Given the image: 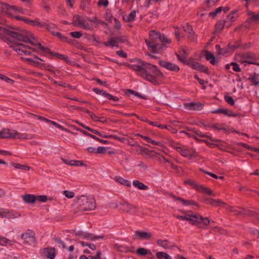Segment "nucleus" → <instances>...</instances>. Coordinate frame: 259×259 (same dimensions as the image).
Wrapping results in <instances>:
<instances>
[{
    "label": "nucleus",
    "mask_w": 259,
    "mask_h": 259,
    "mask_svg": "<svg viewBox=\"0 0 259 259\" xmlns=\"http://www.w3.org/2000/svg\"><path fill=\"white\" fill-rule=\"evenodd\" d=\"M0 32L7 33L11 37L12 44L10 47L18 54L21 55V59L27 64H31L32 62L31 59L32 45L31 39L32 34L30 32L19 33L6 29L0 26Z\"/></svg>",
    "instance_id": "obj_1"
},
{
    "label": "nucleus",
    "mask_w": 259,
    "mask_h": 259,
    "mask_svg": "<svg viewBox=\"0 0 259 259\" xmlns=\"http://www.w3.org/2000/svg\"><path fill=\"white\" fill-rule=\"evenodd\" d=\"M124 65L134 70L144 79L154 84L158 83L159 79L163 76L157 66L140 60L134 61L132 64L124 63Z\"/></svg>",
    "instance_id": "obj_2"
},
{
    "label": "nucleus",
    "mask_w": 259,
    "mask_h": 259,
    "mask_svg": "<svg viewBox=\"0 0 259 259\" xmlns=\"http://www.w3.org/2000/svg\"><path fill=\"white\" fill-rule=\"evenodd\" d=\"M149 39L145 42L148 50L152 53H158L163 48L162 44H169L171 40L155 30H151L149 33Z\"/></svg>",
    "instance_id": "obj_3"
},
{
    "label": "nucleus",
    "mask_w": 259,
    "mask_h": 259,
    "mask_svg": "<svg viewBox=\"0 0 259 259\" xmlns=\"http://www.w3.org/2000/svg\"><path fill=\"white\" fill-rule=\"evenodd\" d=\"M185 215L176 216L178 219L189 222L192 225L196 226L199 228L205 229L210 221L208 218H203L198 213H194L190 211H183Z\"/></svg>",
    "instance_id": "obj_4"
},
{
    "label": "nucleus",
    "mask_w": 259,
    "mask_h": 259,
    "mask_svg": "<svg viewBox=\"0 0 259 259\" xmlns=\"http://www.w3.org/2000/svg\"><path fill=\"white\" fill-rule=\"evenodd\" d=\"M77 203L82 210H91L96 208V202L94 197L84 195L78 197Z\"/></svg>",
    "instance_id": "obj_5"
},
{
    "label": "nucleus",
    "mask_w": 259,
    "mask_h": 259,
    "mask_svg": "<svg viewBox=\"0 0 259 259\" xmlns=\"http://www.w3.org/2000/svg\"><path fill=\"white\" fill-rule=\"evenodd\" d=\"M26 139L25 134H21L15 130L4 128L0 131V139Z\"/></svg>",
    "instance_id": "obj_6"
},
{
    "label": "nucleus",
    "mask_w": 259,
    "mask_h": 259,
    "mask_svg": "<svg viewBox=\"0 0 259 259\" xmlns=\"http://www.w3.org/2000/svg\"><path fill=\"white\" fill-rule=\"evenodd\" d=\"M174 148L181 154L185 157H188L191 159L197 156L195 150L193 148H188L185 147H180L177 144L174 147Z\"/></svg>",
    "instance_id": "obj_7"
},
{
    "label": "nucleus",
    "mask_w": 259,
    "mask_h": 259,
    "mask_svg": "<svg viewBox=\"0 0 259 259\" xmlns=\"http://www.w3.org/2000/svg\"><path fill=\"white\" fill-rule=\"evenodd\" d=\"M184 183L192 186L197 191H199L202 193H205L209 195H214L212 191L210 189H208V188L203 187L202 185H199L194 181L187 180L184 182Z\"/></svg>",
    "instance_id": "obj_8"
},
{
    "label": "nucleus",
    "mask_w": 259,
    "mask_h": 259,
    "mask_svg": "<svg viewBox=\"0 0 259 259\" xmlns=\"http://www.w3.org/2000/svg\"><path fill=\"white\" fill-rule=\"evenodd\" d=\"M114 208H118L119 207V209L124 213H130L131 211L136 208V206L130 204L127 201L124 202H116L114 203Z\"/></svg>",
    "instance_id": "obj_9"
},
{
    "label": "nucleus",
    "mask_w": 259,
    "mask_h": 259,
    "mask_svg": "<svg viewBox=\"0 0 259 259\" xmlns=\"http://www.w3.org/2000/svg\"><path fill=\"white\" fill-rule=\"evenodd\" d=\"M185 64L195 70H197L205 73H207L208 71V69L207 67L195 61L193 58H189L187 59Z\"/></svg>",
    "instance_id": "obj_10"
},
{
    "label": "nucleus",
    "mask_w": 259,
    "mask_h": 259,
    "mask_svg": "<svg viewBox=\"0 0 259 259\" xmlns=\"http://www.w3.org/2000/svg\"><path fill=\"white\" fill-rule=\"evenodd\" d=\"M236 60L241 63L252 64L253 56L249 53H240L236 55Z\"/></svg>",
    "instance_id": "obj_11"
},
{
    "label": "nucleus",
    "mask_w": 259,
    "mask_h": 259,
    "mask_svg": "<svg viewBox=\"0 0 259 259\" xmlns=\"http://www.w3.org/2000/svg\"><path fill=\"white\" fill-rule=\"evenodd\" d=\"M127 41L126 38L124 36H119L115 37H113L108 39L107 42L104 43L106 46H110L111 47H117L120 43H123Z\"/></svg>",
    "instance_id": "obj_12"
},
{
    "label": "nucleus",
    "mask_w": 259,
    "mask_h": 259,
    "mask_svg": "<svg viewBox=\"0 0 259 259\" xmlns=\"http://www.w3.org/2000/svg\"><path fill=\"white\" fill-rule=\"evenodd\" d=\"M36 52L38 54L45 53H53L50 49L44 47L41 45L40 42L34 37H33V52Z\"/></svg>",
    "instance_id": "obj_13"
},
{
    "label": "nucleus",
    "mask_w": 259,
    "mask_h": 259,
    "mask_svg": "<svg viewBox=\"0 0 259 259\" xmlns=\"http://www.w3.org/2000/svg\"><path fill=\"white\" fill-rule=\"evenodd\" d=\"M226 209L230 212H234V214L236 215L244 216L247 215H251L250 211L246 210L243 208H235L231 206H228Z\"/></svg>",
    "instance_id": "obj_14"
},
{
    "label": "nucleus",
    "mask_w": 259,
    "mask_h": 259,
    "mask_svg": "<svg viewBox=\"0 0 259 259\" xmlns=\"http://www.w3.org/2000/svg\"><path fill=\"white\" fill-rule=\"evenodd\" d=\"M45 27L48 31L50 32L52 34V35L57 36L63 41H68V39L67 37L62 35L60 32L54 31V29L56 28V25L55 24H45Z\"/></svg>",
    "instance_id": "obj_15"
},
{
    "label": "nucleus",
    "mask_w": 259,
    "mask_h": 259,
    "mask_svg": "<svg viewBox=\"0 0 259 259\" xmlns=\"http://www.w3.org/2000/svg\"><path fill=\"white\" fill-rule=\"evenodd\" d=\"M159 63L161 66L171 71L178 72L180 70V68L178 65L171 62L160 60L159 61Z\"/></svg>",
    "instance_id": "obj_16"
},
{
    "label": "nucleus",
    "mask_w": 259,
    "mask_h": 259,
    "mask_svg": "<svg viewBox=\"0 0 259 259\" xmlns=\"http://www.w3.org/2000/svg\"><path fill=\"white\" fill-rule=\"evenodd\" d=\"M39 61H43V60L40 59L38 57L33 56V66L41 68H46L48 70L54 73V71H55V69L54 68H53L52 66L49 65H47L46 64L39 62Z\"/></svg>",
    "instance_id": "obj_17"
},
{
    "label": "nucleus",
    "mask_w": 259,
    "mask_h": 259,
    "mask_svg": "<svg viewBox=\"0 0 259 259\" xmlns=\"http://www.w3.org/2000/svg\"><path fill=\"white\" fill-rule=\"evenodd\" d=\"M136 239L138 240H150L152 238V234L150 232L137 230L134 234Z\"/></svg>",
    "instance_id": "obj_18"
},
{
    "label": "nucleus",
    "mask_w": 259,
    "mask_h": 259,
    "mask_svg": "<svg viewBox=\"0 0 259 259\" xmlns=\"http://www.w3.org/2000/svg\"><path fill=\"white\" fill-rule=\"evenodd\" d=\"M0 216L2 218H6L8 219H15L19 217L20 214L16 211L13 210H9L1 208Z\"/></svg>",
    "instance_id": "obj_19"
},
{
    "label": "nucleus",
    "mask_w": 259,
    "mask_h": 259,
    "mask_svg": "<svg viewBox=\"0 0 259 259\" xmlns=\"http://www.w3.org/2000/svg\"><path fill=\"white\" fill-rule=\"evenodd\" d=\"M183 28L184 31L187 33V37L189 39L192 41L196 40L197 36L193 30L192 26L188 23H186L183 26Z\"/></svg>",
    "instance_id": "obj_20"
},
{
    "label": "nucleus",
    "mask_w": 259,
    "mask_h": 259,
    "mask_svg": "<svg viewBox=\"0 0 259 259\" xmlns=\"http://www.w3.org/2000/svg\"><path fill=\"white\" fill-rule=\"evenodd\" d=\"M33 118H35L37 120H42L45 121L47 122L50 123L52 124H53V125H54L55 126H56V127H57L61 130L64 131L65 132H69V131L68 129L64 127L60 124H58L57 122H56L55 121H53L50 120L48 119H46L45 117H42L38 116V115H33Z\"/></svg>",
    "instance_id": "obj_21"
},
{
    "label": "nucleus",
    "mask_w": 259,
    "mask_h": 259,
    "mask_svg": "<svg viewBox=\"0 0 259 259\" xmlns=\"http://www.w3.org/2000/svg\"><path fill=\"white\" fill-rule=\"evenodd\" d=\"M172 197L175 200L181 202L184 206L195 205L198 207L199 206L197 203L192 200H185L182 198L178 197L175 196H172Z\"/></svg>",
    "instance_id": "obj_22"
},
{
    "label": "nucleus",
    "mask_w": 259,
    "mask_h": 259,
    "mask_svg": "<svg viewBox=\"0 0 259 259\" xmlns=\"http://www.w3.org/2000/svg\"><path fill=\"white\" fill-rule=\"evenodd\" d=\"M247 13L248 16L247 22L250 23L258 22L259 21V12L258 13H255L249 11L247 8Z\"/></svg>",
    "instance_id": "obj_23"
},
{
    "label": "nucleus",
    "mask_w": 259,
    "mask_h": 259,
    "mask_svg": "<svg viewBox=\"0 0 259 259\" xmlns=\"http://www.w3.org/2000/svg\"><path fill=\"white\" fill-rule=\"evenodd\" d=\"M157 244L163 247L165 249H170L172 248V245L170 242L167 240L158 239L156 241Z\"/></svg>",
    "instance_id": "obj_24"
},
{
    "label": "nucleus",
    "mask_w": 259,
    "mask_h": 259,
    "mask_svg": "<svg viewBox=\"0 0 259 259\" xmlns=\"http://www.w3.org/2000/svg\"><path fill=\"white\" fill-rule=\"evenodd\" d=\"M185 106L189 109L197 110H201L203 107V105L201 103L193 102L187 103L185 105Z\"/></svg>",
    "instance_id": "obj_25"
},
{
    "label": "nucleus",
    "mask_w": 259,
    "mask_h": 259,
    "mask_svg": "<svg viewBox=\"0 0 259 259\" xmlns=\"http://www.w3.org/2000/svg\"><path fill=\"white\" fill-rule=\"evenodd\" d=\"M43 253L45 256L51 259L55 256V250L54 248H45Z\"/></svg>",
    "instance_id": "obj_26"
},
{
    "label": "nucleus",
    "mask_w": 259,
    "mask_h": 259,
    "mask_svg": "<svg viewBox=\"0 0 259 259\" xmlns=\"http://www.w3.org/2000/svg\"><path fill=\"white\" fill-rule=\"evenodd\" d=\"M213 113H223L224 114L228 115L229 116H237V114H233L232 113V112L231 110L225 109H219L217 110L214 111L212 112Z\"/></svg>",
    "instance_id": "obj_27"
},
{
    "label": "nucleus",
    "mask_w": 259,
    "mask_h": 259,
    "mask_svg": "<svg viewBox=\"0 0 259 259\" xmlns=\"http://www.w3.org/2000/svg\"><path fill=\"white\" fill-rule=\"evenodd\" d=\"M205 201H208V203L211 205H213L214 204L217 206L225 205L226 203L223 202L220 199H205Z\"/></svg>",
    "instance_id": "obj_28"
},
{
    "label": "nucleus",
    "mask_w": 259,
    "mask_h": 259,
    "mask_svg": "<svg viewBox=\"0 0 259 259\" xmlns=\"http://www.w3.org/2000/svg\"><path fill=\"white\" fill-rule=\"evenodd\" d=\"M48 200H52V198H48V197L46 195H33V203L36 201H38L40 202H46Z\"/></svg>",
    "instance_id": "obj_29"
},
{
    "label": "nucleus",
    "mask_w": 259,
    "mask_h": 259,
    "mask_svg": "<svg viewBox=\"0 0 259 259\" xmlns=\"http://www.w3.org/2000/svg\"><path fill=\"white\" fill-rule=\"evenodd\" d=\"M14 243L15 241L14 240H10L6 237L0 236V244L2 246H7L8 244L12 246Z\"/></svg>",
    "instance_id": "obj_30"
},
{
    "label": "nucleus",
    "mask_w": 259,
    "mask_h": 259,
    "mask_svg": "<svg viewBox=\"0 0 259 259\" xmlns=\"http://www.w3.org/2000/svg\"><path fill=\"white\" fill-rule=\"evenodd\" d=\"M193 132L197 136H198L200 137H205L207 139H209L212 142H218L219 140H216L215 139L212 138V137L206 135L205 134H202L200 131L195 130V128L193 129Z\"/></svg>",
    "instance_id": "obj_31"
},
{
    "label": "nucleus",
    "mask_w": 259,
    "mask_h": 259,
    "mask_svg": "<svg viewBox=\"0 0 259 259\" xmlns=\"http://www.w3.org/2000/svg\"><path fill=\"white\" fill-rule=\"evenodd\" d=\"M133 184L134 186L138 188L140 190H147L148 187L147 186L144 185L143 183L140 182L138 180H134Z\"/></svg>",
    "instance_id": "obj_32"
},
{
    "label": "nucleus",
    "mask_w": 259,
    "mask_h": 259,
    "mask_svg": "<svg viewBox=\"0 0 259 259\" xmlns=\"http://www.w3.org/2000/svg\"><path fill=\"white\" fill-rule=\"evenodd\" d=\"M19 11L18 9L16 8L15 7L11 6L9 9V11L8 15L10 17H15L17 19H20V17L16 16V14L17 13V11Z\"/></svg>",
    "instance_id": "obj_33"
},
{
    "label": "nucleus",
    "mask_w": 259,
    "mask_h": 259,
    "mask_svg": "<svg viewBox=\"0 0 259 259\" xmlns=\"http://www.w3.org/2000/svg\"><path fill=\"white\" fill-rule=\"evenodd\" d=\"M114 180L121 185H123L127 187L131 186V183L130 181L127 180H125L120 177H115Z\"/></svg>",
    "instance_id": "obj_34"
},
{
    "label": "nucleus",
    "mask_w": 259,
    "mask_h": 259,
    "mask_svg": "<svg viewBox=\"0 0 259 259\" xmlns=\"http://www.w3.org/2000/svg\"><path fill=\"white\" fill-rule=\"evenodd\" d=\"M77 235L80 236L81 237V238H82L89 239L91 240L97 239H99L100 238L99 236H93L91 234H84V233H80V232H79L77 234Z\"/></svg>",
    "instance_id": "obj_35"
},
{
    "label": "nucleus",
    "mask_w": 259,
    "mask_h": 259,
    "mask_svg": "<svg viewBox=\"0 0 259 259\" xmlns=\"http://www.w3.org/2000/svg\"><path fill=\"white\" fill-rule=\"evenodd\" d=\"M83 18L78 15H75L73 17V20L72 23L74 25L76 26L79 27L81 24L82 23V21H83Z\"/></svg>",
    "instance_id": "obj_36"
},
{
    "label": "nucleus",
    "mask_w": 259,
    "mask_h": 259,
    "mask_svg": "<svg viewBox=\"0 0 259 259\" xmlns=\"http://www.w3.org/2000/svg\"><path fill=\"white\" fill-rule=\"evenodd\" d=\"M205 56L206 60L209 61L211 64L214 65L215 64L216 61L214 56L211 53L207 51L205 53Z\"/></svg>",
    "instance_id": "obj_37"
},
{
    "label": "nucleus",
    "mask_w": 259,
    "mask_h": 259,
    "mask_svg": "<svg viewBox=\"0 0 259 259\" xmlns=\"http://www.w3.org/2000/svg\"><path fill=\"white\" fill-rule=\"evenodd\" d=\"M10 6L6 4L0 3V12H2L8 15Z\"/></svg>",
    "instance_id": "obj_38"
},
{
    "label": "nucleus",
    "mask_w": 259,
    "mask_h": 259,
    "mask_svg": "<svg viewBox=\"0 0 259 259\" xmlns=\"http://www.w3.org/2000/svg\"><path fill=\"white\" fill-rule=\"evenodd\" d=\"M238 17L237 14V11H234L231 14H230L229 15H228V18L225 21L226 23H227L228 22H234L237 17Z\"/></svg>",
    "instance_id": "obj_39"
},
{
    "label": "nucleus",
    "mask_w": 259,
    "mask_h": 259,
    "mask_svg": "<svg viewBox=\"0 0 259 259\" xmlns=\"http://www.w3.org/2000/svg\"><path fill=\"white\" fill-rule=\"evenodd\" d=\"M156 255L158 259H171L170 256L164 252H158L156 253Z\"/></svg>",
    "instance_id": "obj_40"
},
{
    "label": "nucleus",
    "mask_w": 259,
    "mask_h": 259,
    "mask_svg": "<svg viewBox=\"0 0 259 259\" xmlns=\"http://www.w3.org/2000/svg\"><path fill=\"white\" fill-rule=\"evenodd\" d=\"M49 54L52 56H55L58 58L64 60L67 63H68L69 62L68 58L64 55L60 54H59L57 53H54V52H53V53H49Z\"/></svg>",
    "instance_id": "obj_41"
},
{
    "label": "nucleus",
    "mask_w": 259,
    "mask_h": 259,
    "mask_svg": "<svg viewBox=\"0 0 259 259\" xmlns=\"http://www.w3.org/2000/svg\"><path fill=\"white\" fill-rule=\"evenodd\" d=\"M136 12L135 10H133L131 12L130 14L126 17V18H124V19L126 22H132L133 21L136 17Z\"/></svg>",
    "instance_id": "obj_42"
},
{
    "label": "nucleus",
    "mask_w": 259,
    "mask_h": 259,
    "mask_svg": "<svg viewBox=\"0 0 259 259\" xmlns=\"http://www.w3.org/2000/svg\"><path fill=\"white\" fill-rule=\"evenodd\" d=\"M67 164L71 166H85L82 161L80 160H70L69 163H67Z\"/></svg>",
    "instance_id": "obj_43"
},
{
    "label": "nucleus",
    "mask_w": 259,
    "mask_h": 259,
    "mask_svg": "<svg viewBox=\"0 0 259 259\" xmlns=\"http://www.w3.org/2000/svg\"><path fill=\"white\" fill-rule=\"evenodd\" d=\"M79 27L90 30H93V27L91 26L84 19Z\"/></svg>",
    "instance_id": "obj_44"
},
{
    "label": "nucleus",
    "mask_w": 259,
    "mask_h": 259,
    "mask_svg": "<svg viewBox=\"0 0 259 259\" xmlns=\"http://www.w3.org/2000/svg\"><path fill=\"white\" fill-rule=\"evenodd\" d=\"M22 198L24 201L28 203H32V195L31 194H25L22 196Z\"/></svg>",
    "instance_id": "obj_45"
},
{
    "label": "nucleus",
    "mask_w": 259,
    "mask_h": 259,
    "mask_svg": "<svg viewBox=\"0 0 259 259\" xmlns=\"http://www.w3.org/2000/svg\"><path fill=\"white\" fill-rule=\"evenodd\" d=\"M129 145L132 147H135L136 148V152L139 154L141 153L142 151L144 148L143 147H142L136 142L134 143L133 144H131L129 143Z\"/></svg>",
    "instance_id": "obj_46"
},
{
    "label": "nucleus",
    "mask_w": 259,
    "mask_h": 259,
    "mask_svg": "<svg viewBox=\"0 0 259 259\" xmlns=\"http://www.w3.org/2000/svg\"><path fill=\"white\" fill-rule=\"evenodd\" d=\"M219 0H205V5L207 8L214 7Z\"/></svg>",
    "instance_id": "obj_47"
},
{
    "label": "nucleus",
    "mask_w": 259,
    "mask_h": 259,
    "mask_svg": "<svg viewBox=\"0 0 259 259\" xmlns=\"http://www.w3.org/2000/svg\"><path fill=\"white\" fill-rule=\"evenodd\" d=\"M31 236L32 231L30 230H28L27 231H26L24 233L22 234L21 238L24 240H27L28 239L31 238Z\"/></svg>",
    "instance_id": "obj_48"
},
{
    "label": "nucleus",
    "mask_w": 259,
    "mask_h": 259,
    "mask_svg": "<svg viewBox=\"0 0 259 259\" xmlns=\"http://www.w3.org/2000/svg\"><path fill=\"white\" fill-rule=\"evenodd\" d=\"M225 23H226L225 21L222 20L218 21L215 25L216 30L219 31H221L224 28Z\"/></svg>",
    "instance_id": "obj_49"
},
{
    "label": "nucleus",
    "mask_w": 259,
    "mask_h": 259,
    "mask_svg": "<svg viewBox=\"0 0 259 259\" xmlns=\"http://www.w3.org/2000/svg\"><path fill=\"white\" fill-rule=\"evenodd\" d=\"M215 49L218 51V53L220 55L226 54L228 52V51L226 49H221L219 45H216Z\"/></svg>",
    "instance_id": "obj_50"
},
{
    "label": "nucleus",
    "mask_w": 259,
    "mask_h": 259,
    "mask_svg": "<svg viewBox=\"0 0 259 259\" xmlns=\"http://www.w3.org/2000/svg\"><path fill=\"white\" fill-rule=\"evenodd\" d=\"M223 10V7H220L218 8H217L214 11L211 12L209 13V15L212 18H214L217 14L220 13Z\"/></svg>",
    "instance_id": "obj_51"
},
{
    "label": "nucleus",
    "mask_w": 259,
    "mask_h": 259,
    "mask_svg": "<svg viewBox=\"0 0 259 259\" xmlns=\"http://www.w3.org/2000/svg\"><path fill=\"white\" fill-rule=\"evenodd\" d=\"M63 194L68 198L71 199L74 196V193L72 191L65 190L63 191Z\"/></svg>",
    "instance_id": "obj_52"
},
{
    "label": "nucleus",
    "mask_w": 259,
    "mask_h": 259,
    "mask_svg": "<svg viewBox=\"0 0 259 259\" xmlns=\"http://www.w3.org/2000/svg\"><path fill=\"white\" fill-rule=\"evenodd\" d=\"M174 34L177 40L180 41L182 36L181 35L180 29L178 27H175Z\"/></svg>",
    "instance_id": "obj_53"
},
{
    "label": "nucleus",
    "mask_w": 259,
    "mask_h": 259,
    "mask_svg": "<svg viewBox=\"0 0 259 259\" xmlns=\"http://www.w3.org/2000/svg\"><path fill=\"white\" fill-rule=\"evenodd\" d=\"M103 96L109 100H113L114 101H119V98L118 97H115V96L114 97L107 93H104Z\"/></svg>",
    "instance_id": "obj_54"
},
{
    "label": "nucleus",
    "mask_w": 259,
    "mask_h": 259,
    "mask_svg": "<svg viewBox=\"0 0 259 259\" xmlns=\"http://www.w3.org/2000/svg\"><path fill=\"white\" fill-rule=\"evenodd\" d=\"M150 151H149V149H148L144 147V148L143 149L142 152L140 154L143 155L144 157H145L146 158H148V157H150Z\"/></svg>",
    "instance_id": "obj_55"
},
{
    "label": "nucleus",
    "mask_w": 259,
    "mask_h": 259,
    "mask_svg": "<svg viewBox=\"0 0 259 259\" xmlns=\"http://www.w3.org/2000/svg\"><path fill=\"white\" fill-rule=\"evenodd\" d=\"M0 78L11 84H13V83L14 82V81L13 80L1 74H0Z\"/></svg>",
    "instance_id": "obj_56"
},
{
    "label": "nucleus",
    "mask_w": 259,
    "mask_h": 259,
    "mask_svg": "<svg viewBox=\"0 0 259 259\" xmlns=\"http://www.w3.org/2000/svg\"><path fill=\"white\" fill-rule=\"evenodd\" d=\"M137 253L139 255H144L147 254L148 251L144 248H139L137 250Z\"/></svg>",
    "instance_id": "obj_57"
},
{
    "label": "nucleus",
    "mask_w": 259,
    "mask_h": 259,
    "mask_svg": "<svg viewBox=\"0 0 259 259\" xmlns=\"http://www.w3.org/2000/svg\"><path fill=\"white\" fill-rule=\"evenodd\" d=\"M225 101L231 105H234V101L232 97L226 95L225 96Z\"/></svg>",
    "instance_id": "obj_58"
},
{
    "label": "nucleus",
    "mask_w": 259,
    "mask_h": 259,
    "mask_svg": "<svg viewBox=\"0 0 259 259\" xmlns=\"http://www.w3.org/2000/svg\"><path fill=\"white\" fill-rule=\"evenodd\" d=\"M70 35L75 38H80L82 36V33L80 31H74L71 32Z\"/></svg>",
    "instance_id": "obj_59"
},
{
    "label": "nucleus",
    "mask_w": 259,
    "mask_h": 259,
    "mask_svg": "<svg viewBox=\"0 0 259 259\" xmlns=\"http://www.w3.org/2000/svg\"><path fill=\"white\" fill-rule=\"evenodd\" d=\"M88 136H90L91 137H92V138L99 141L100 142L102 143H103V144H107L108 143V142L107 141H105V140H102V139H100L97 137H96L95 136H94V135H92L90 134H89V133H85Z\"/></svg>",
    "instance_id": "obj_60"
},
{
    "label": "nucleus",
    "mask_w": 259,
    "mask_h": 259,
    "mask_svg": "<svg viewBox=\"0 0 259 259\" xmlns=\"http://www.w3.org/2000/svg\"><path fill=\"white\" fill-rule=\"evenodd\" d=\"M231 65H232V69L234 71H235L236 72H240V70H241L240 68L239 67L238 65L236 63L232 62L231 63Z\"/></svg>",
    "instance_id": "obj_61"
},
{
    "label": "nucleus",
    "mask_w": 259,
    "mask_h": 259,
    "mask_svg": "<svg viewBox=\"0 0 259 259\" xmlns=\"http://www.w3.org/2000/svg\"><path fill=\"white\" fill-rule=\"evenodd\" d=\"M106 152V149L104 147H99L96 150L97 154H104Z\"/></svg>",
    "instance_id": "obj_62"
},
{
    "label": "nucleus",
    "mask_w": 259,
    "mask_h": 259,
    "mask_svg": "<svg viewBox=\"0 0 259 259\" xmlns=\"http://www.w3.org/2000/svg\"><path fill=\"white\" fill-rule=\"evenodd\" d=\"M114 21L115 28L117 30L120 29L121 28V24L120 22L116 18L114 19Z\"/></svg>",
    "instance_id": "obj_63"
},
{
    "label": "nucleus",
    "mask_w": 259,
    "mask_h": 259,
    "mask_svg": "<svg viewBox=\"0 0 259 259\" xmlns=\"http://www.w3.org/2000/svg\"><path fill=\"white\" fill-rule=\"evenodd\" d=\"M179 53L185 59H186L187 56L188 55V52L184 49H181L180 51H179Z\"/></svg>",
    "instance_id": "obj_64"
}]
</instances>
